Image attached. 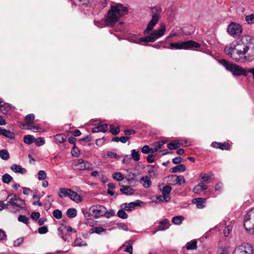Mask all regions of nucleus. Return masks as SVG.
Returning <instances> with one entry per match:
<instances>
[{"label": "nucleus", "mask_w": 254, "mask_h": 254, "mask_svg": "<svg viewBox=\"0 0 254 254\" xmlns=\"http://www.w3.org/2000/svg\"><path fill=\"white\" fill-rule=\"evenodd\" d=\"M254 39L248 35L242 36L240 39L233 41L225 48L226 54L236 62H246L245 55L248 50V43Z\"/></svg>", "instance_id": "f257e3e1"}, {"label": "nucleus", "mask_w": 254, "mask_h": 254, "mask_svg": "<svg viewBox=\"0 0 254 254\" xmlns=\"http://www.w3.org/2000/svg\"><path fill=\"white\" fill-rule=\"evenodd\" d=\"M128 8L122 3H113L105 16V22L107 26L114 25L119 19L127 14Z\"/></svg>", "instance_id": "f03ea898"}, {"label": "nucleus", "mask_w": 254, "mask_h": 254, "mask_svg": "<svg viewBox=\"0 0 254 254\" xmlns=\"http://www.w3.org/2000/svg\"><path fill=\"white\" fill-rule=\"evenodd\" d=\"M166 26L164 23H161L159 29L154 30L149 35L139 38L137 43L139 42H152L164 35Z\"/></svg>", "instance_id": "7ed1b4c3"}, {"label": "nucleus", "mask_w": 254, "mask_h": 254, "mask_svg": "<svg viewBox=\"0 0 254 254\" xmlns=\"http://www.w3.org/2000/svg\"><path fill=\"white\" fill-rule=\"evenodd\" d=\"M161 12L162 8L160 6H155L151 8L152 18L144 31L145 34H147L154 28L160 19Z\"/></svg>", "instance_id": "20e7f679"}, {"label": "nucleus", "mask_w": 254, "mask_h": 254, "mask_svg": "<svg viewBox=\"0 0 254 254\" xmlns=\"http://www.w3.org/2000/svg\"><path fill=\"white\" fill-rule=\"evenodd\" d=\"M220 63L225 67L227 70L231 71L234 75H244L246 76L247 75V71L236 64H232L225 60H221Z\"/></svg>", "instance_id": "39448f33"}, {"label": "nucleus", "mask_w": 254, "mask_h": 254, "mask_svg": "<svg viewBox=\"0 0 254 254\" xmlns=\"http://www.w3.org/2000/svg\"><path fill=\"white\" fill-rule=\"evenodd\" d=\"M200 44L193 41H188L187 42L171 43L168 47L169 49H188L191 48H199Z\"/></svg>", "instance_id": "423d86ee"}, {"label": "nucleus", "mask_w": 254, "mask_h": 254, "mask_svg": "<svg viewBox=\"0 0 254 254\" xmlns=\"http://www.w3.org/2000/svg\"><path fill=\"white\" fill-rule=\"evenodd\" d=\"M233 254H254V250L250 244L243 243L234 249Z\"/></svg>", "instance_id": "0eeeda50"}, {"label": "nucleus", "mask_w": 254, "mask_h": 254, "mask_svg": "<svg viewBox=\"0 0 254 254\" xmlns=\"http://www.w3.org/2000/svg\"><path fill=\"white\" fill-rule=\"evenodd\" d=\"M227 32L229 35L234 38L238 37L243 32L242 26L236 22H231L228 26Z\"/></svg>", "instance_id": "6e6552de"}, {"label": "nucleus", "mask_w": 254, "mask_h": 254, "mask_svg": "<svg viewBox=\"0 0 254 254\" xmlns=\"http://www.w3.org/2000/svg\"><path fill=\"white\" fill-rule=\"evenodd\" d=\"M244 225L247 231H251L252 226L254 225V208L245 216Z\"/></svg>", "instance_id": "1a4fd4ad"}, {"label": "nucleus", "mask_w": 254, "mask_h": 254, "mask_svg": "<svg viewBox=\"0 0 254 254\" xmlns=\"http://www.w3.org/2000/svg\"><path fill=\"white\" fill-rule=\"evenodd\" d=\"M73 165L78 170H91L92 165L87 161L80 159L74 162Z\"/></svg>", "instance_id": "9d476101"}, {"label": "nucleus", "mask_w": 254, "mask_h": 254, "mask_svg": "<svg viewBox=\"0 0 254 254\" xmlns=\"http://www.w3.org/2000/svg\"><path fill=\"white\" fill-rule=\"evenodd\" d=\"M89 210L93 216L98 218L104 216L106 212V207L101 205H94L90 208Z\"/></svg>", "instance_id": "9b49d317"}, {"label": "nucleus", "mask_w": 254, "mask_h": 254, "mask_svg": "<svg viewBox=\"0 0 254 254\" xmlns=\"http://www.w3.org/2000/svg\"><path fill=\"white\" fill-rule=\"evenodd\" d=\"M8 203L12 206H15L19 208H23L24 202L23 200L19 198L17 195L10 194L8 195Z\"/></svg>", "instance_id": "f8f14e48"}, {"label": "nucleus", "mask_w": 254, "mask_h": 254, "mask_svg": "<svg viewBox=\"0 0 254 254\" xmlns=\"http://www.w3.org/2000/svg\"><path fill=\"white\" fill-rule=\"evenodd\" d=\"M253 41L250 42H247L248 44V50L247 53L245 55L246 61H251L254 59V45L252 46V43Z\"/></svg>", "instance_id": "ddd939ff"}, {"label": "nucleus", "mask_w": 254, "mask_h": 254, "mask_svg": "<svg viewBox=\"0 0 254 254\" xmlns=\"http://www.w3.org/2000/svg\"><path fill=\"white\" fill-rule=\"evenodd\" d=\"M11 170L15 173H19L22 175L25 174L27 172L25 168L22 167L21 166L12 164L10 167Z\"/></svg>", "instance_id": "4468645a"}, {"label": "nucleus", "mask_w": 254, "mask_h": 254, "mask_svg": "<svg viewBox=\"0 0 254 254\" xmlns=\"http://www.w3.org/2000/svg\"><path fill=\"white\" fill-rule=\"evenodd\" d=\"M212 146L214 148H219L222 150H228L230 148V144L228 143H220L214 142L212 143Z\"/></svg>", "instance_id": "2eb2a0df"}, {"label": "nucleus", "mask_w": 254, "mask_h": 254, "mask_svg": "<svg viewBox=\"0 0 254 254\" xmlns=\"http://www.w3.org/2000/svg\"><path fill=\"white\" fill-rule=\"evenodd\" d=\"M140 181L145 188H148L151 185V179L148 176L142 177L140 179Z\"/></svg>", "instance_id": "dca6fc26"}, {"label": "nucleus", "mask_w": 254, "mask_h": 254, "mask_svg": "<svg viewBox=\"0 0 254 254\" xmlns=\"http://www.w3.org/2000/svg\"><path fill=\"white\" fill-rule=\"evenodd\" d=\"M108 124H104L100 126H98L92 129V131L94 133L99 132H105L107 131L108 129Z\"/></svg>", "instance_id": "f3484780"}, {"label": "nucleus", "mask_w": 254, "mask_h": 254, "mask_svg": "<svg viewBox=\"0 0 254 254\" xmlns=\"http://www.w3.org/2000/svg\"><path fill=\"white\" fill-rule=\"evenodd\" d=\"M69 197L72 200L76 202H79L82 201L81 196L75 191L71 190V192L69 193Z\"/></svg>", "instance_id": "a211bd4d"}, {"label": "nucleus", "mask_w": 254, "mask_h": 254, "mask_svg": "<svg viewBox=\"0 0 254 254\" xmlns=\"http://www.w3.org/2000/svg\"><path fill=\"white\" fill-rule=\"evenodd\" d=\"M207 189V185L203 183H200L195 186L193 189V191L196 193H199L202 190H205Z\"/></svg>", "instance_id": "6ab92c4d"}, {"label": "nucleus", "mask_w": 254, "mask_h": 254, "mask_svg": "<svg viewBox=\"0 0 254 254\" xmlns=\"http://www.w3.org/2000/svg\"><path fill=\"white\" fill-rule=\"evenodd\" d=\"M169 227V222L168 219H165L159 223L158 230L164 231L167 229Z\"/></svg>", "instance_id": "aec40b11"}, {"label": "nucleus", "mask_w": 254, "mask_h": 254, "mask_svg": "<svg viewBox=\"0 0 254 254\" xmlns=\"http://www.w3.org/2000/svg\"><path fill=\"white\" fill-rule=\"evenodd\" d=\"M121 192L126 195H131L134 190L130 186H124L120 189Z\"/></svg>", "instance_id": "412c9836"}, {"label": "nucleus", "mask_w": 254, "mask_h": 254, "mask_svg": "<svg viewBox=\"0 0 254 254\" xmlns=\"http://www.w3.org/2000/svg\"><path fill=\"white\" fill-rule=\"evenodd\" d=\"M183 143L182 142H180L179 141L176 140L169 143L167 145V147L170 150H174L178 148Z\"/></svg>", "instance_id": "4be33fe9"}, {"label": "nucleus", "mask_w": 254, "mask_h": 254, "mask_svg": "<svg viewBox=\"0 0 254 254\" xmlns=\"http://www.w3.org/2000/svg\"><path fill=\"white\" fill-rule=\"evenodd\" d=\"M71 191V190L69 189L60 188L59 190V196L60 197H69Z\"/></svg>", "instance_id": "5701e85b"}, {"label": "nucleus", "mask_w": 254, "mask_h": 254, "mask_svg": "<svg viewBox=\"0 0 254 254\" xmlns=\"http://www.w3.org/2000/svg\"><path fill=\"white\" fill-rule=\"evenodd\" d=\"M171 177L174 179V182L176 184L180 185L185 183V178L183 176H178L174 175H172Z\"/></svg>", "instance_id": "b1692460"}, {"label": "nucleus", "mask_w": 254, "mask_h": 254, "mask_svg": "<svg viewBox=\"0 0 254 254\" xmlns=\"http://www.w3.org/2000/svg\"><path fill=\"white\" fill-rule=\"evenodd\" d=\"M171 172H183L186 170V166L183 164L178 165L171 169Z\"/></svg>", "instance_id": "393cba45"}, {"label": "nucleus", "mask_w": 254, "mask_h": 254, "mask_svg": "<svg viewBox=\"0 0 254 254\" xmlns=\"http://www.w3.org/2000/svg\"><path fill=\"white\" fill-rule=\"evenodd\" d=\"M205 199L202 198H196L192 199L193 202L196 203V207L198 208H202L204 207L203 204L205 202Z\"/></svg>", "instance_id": "a878e982"}, {"label": "nucleus", "mask_w": 254, "mask_h": 254, "mask_svg": "<svg viewBox=\"0 0 254 254\" xmlns=\"http://www.w3.org/2000/svg\"><path fill=\"white\" fill-rule=\"evenodd\" d=\"M73 246L74 247L87 246V243L81 238H76L74 241Z\"/></svg>", "instance_id": "bb28decb"}, {"label": "nucleus", "mask_w": 254, "mask_h": 254, "mask_svg": "<svg viewBox=\"0 0 254 254\" xmlns=\"http://www.w3.org/2000/svg\"><path fill=\"white\" fill-rule=\"evenodd\" d=\"M0 157L2 160H7L10 158L9 154L5 149L0 150Z\"/></svg>", "instance_id": "cd10ccee"}, {"label": "nucleus", "mask_w": 254, "mask_h": 254, "mask_svg": "<svg viewBox=\"0 0 254 254\" xmlns=\"http://www.w3.org/2000/svg\"><path fill=\"white\" fill-rule=\"evenodd\" d=\"M73 230V229L70 226H65L62 225L58 228L59 232H63L64 233H68Z\"/></svg>", "instance_id": "c85d7f7f"}, {"label": "nucleus", "mask_w": 254, "mask_h": 254, "mask_svg": "<svg viewBox=\"0 0 254 254\" xmlns=\"http://www.w3.org/2000/svg\"><path fill=\"white\" fill-rule=\"evenodd\" d=\"M184 220V217L182 216H176L173 217L172 219V222L176 225H180Z\"/></svg>", "instance_id": "c756f323"}, {"label": "nucleus", "mask_w": 254, "mask_h": 254, "mask_svg": "<svg viewBox=\"0 0 254 254\" xmlns=\"http://www.w3.org/2000/svg\"><path fill=\"white\" fill-rule=\"evenodd\" d=\"M122 208L127 211H131L132 208L135 207L133 202H131L129 203H125L121 205Z\"/></svg>", "instance_id": "7c9ffc66"}, {"label": "nucleus", "mask_w": 254, "mask_h": 254, "mask_svg": "<svg viewBox=\"0 0 254 254\" xmlns=\"http://www.w3.org/2000/svg\"><path fill=\"white\" fill-rule=\"evenodd\" d=\"M197 247V242L195 240L188 242L186 244V248L187 250H194Z\"/></svg>", "instance_id": "2f4dec72"}, {"label": "nucleus", "mask_w": 254, "mask_h": 254, "mask_svg": "<svg viewBox=\"0 0 254 254\" xmlns=\"http://www.w3.org/2000/svg\"><path fill=\"white\" fill-rule=\"evenodd\" d=\"M172 190L171 186L167 185L165 186L162 190V194L165 196H170V193Z\"/></svg>", "instance_id": "473e14b6"}, {"label": "nucleus", "mask_w": 254, "mask_h": 254, "mask_svg": "<svg viewBox=\"0 0 254 254\" xmlns=\"http://www.w3.org/2000/svg\"><path fill=\"white\" fill-rule=\"evenodd\" d=\"M13 179V178L8 174H4L1 177V180L3 183L9 184Z\"/></svg>", "instance_id": "72a5a7b5"}, {"label": "nucleus", "mask_w": 254, "mask_h": 254, "mask_svg": "<svg viewBox=\"0 0 254 254\" xmlns=\"http://www.w3.org/2000/svg\"><path fill=\"white\" fill-rule=\"evenodd\" d=\"M131 158L133 159L135 161H138L140 160V155L138 151H136L135 149L131 150Z\"/></svg>", "instance_id": "f704fd0d"}, {"label": "nucleus", "mask_w": 254, "mask_h": 254, "mask_svg": "<svg viewBox=\"0 0 254 254\" xmlns=\"http://www.w3.org/2000/svg\"><path fill=\"white\" fill-rule=\"evenodd\" d=\"M35 138L31 135H26L23 138L24 142L27 144H31L34 142Z\"/></svg>", "instance_id": "c9c22d12"}, {"label": "nucleus", "mask_w": 254, "mask_h": 254, "mask_svg": "<svg viewBox=\"0 0 254 254\" xmlns=\"http://www.w3.org/2000/svg\"><path fill=\"white\" fill-rule=\"evenodd\" d=\"M66 215L69 218L75 217L77 215V211L75 208H69L66 211Z\"/></svg>", "instance_id": "e433bc0d"}, {"label": "nucleus", "mask_w": 254, "mask_h": 254, "mask_svg": "<svg viewBox=\"0 0 254 254\" xmlns=\"http://www.w3.org/2000/svg\"><path fill=\"white\" fill-rule=\"evenodd\" d=\"M2 135L9 138L13 139L14 137V134L6 129L3 128Z\"/></svg>", "instance_id": "4c0bfd02"}, {"label": "nucleus", "mask_w": 254, "mask_h": 254, "mask_svg": "<svg viewBox=\"0 0 254 254\" xmlns=\"http://www.w3.org/2000/svg\"><path fill=\"white\" fill-rule=\"evenodd\" d=\"M114 180L117 181H120L124 179V175L121 172H116L112 175Z\"/></svg>", "instance_id": "58836bf2"}, {"label": "nucleus", "mask_w": 254, "mask_h": 254, "mask_svg": "<svg viewBox=\"0 0 254 254\" xmlns=\"http://www.w3.org/2000/svg\"><path fill=\"white\" fill-rule=\"evenodd\" d=\"M245 20L248 24H254V14L252 13L246 15Z\"/></svg>", "instance_id": "ea45409f"}, {"label": "nucleus", "mask_w": 254, "mask_h": 254, "mask_svg": "<svg viewBox=\"0 0 254 254\" xmlns=\"http://www.w3.org/2000/svg\"><path fill=\"white\" fill-rule=\"evenodd\" d=\"M54 139L57 143H61L65 141V138L63 134H59L54 136Z\"/></svg>", "instance_id": "a19ab883"}, {"label": "nucleus", "mask_w": 254, "mask_h": 254, "mask_svg": "<svg viewBox=\"0 0 254 254\" xmlns=\"http://www.w3.org/2000/svg\"><path fill=\"white\" fill-rule=\"evenodd\" d=\"M59 234L60 235L64 241L67 242H69L71 240V237L68 233H64L63 232H59Z\"/></svg>", "instance_id": "79ce46f5"}, {"label": "nucleus", "mask_w": 254, "mask_h": 254, "mask_svg": "<svg viewBox=\"0 0 254 254\" xmlns=\"http://www.w3.org/2000/svg\"><path fill=\"white\" fill-rule=\"evenodd\" d=\"M47 177V174L45 171L40 170L38 173V179L39 180H44Z\"/></svg>", "instance_id": "37998d69"}, {"label": "nucleus", "mask_w": 254, "mask_h": 254, "mask_svg": "<svg viewBox=\"0 0 254 254\" xmlns=\"http://www.w3.org/2000/svg\"><path fill=\"white\" fill-rule=\"evenodd\" d=\"M157 200L161 202H168L171 199L170 196H165L164 195H159L156 197Z\"/></svg>", "instance_id": "c03bdc74"}, {"label": "nucleus", "mask_w": 254, "mask_h": 254, "mask_svg": "<svg viewBox=\"0 0 254 254\" xmlns=\"http://www.w3.org/2000/svg\"><path fill=\"white\" fill-rule=\"evenodd\" d=\"M117 215L122 219H126L128 217V215L123 209L119 210L117 213Z\"/></svg>", "instance_id": "a18cd8bd"}, {"label": "nucleus", "mask_w": 254, "mask_h": 254, "mask_svg": "<svg viewBox=\"0 0 254 254\" xmlns=\"http://www.w3.org/2000/svg\"><path fill=\"white\" fill-rule=\"evenodd\" d=\"M53 215L57 219H60L62 218V212L59 209L55 210L53 212Z\"/></svg>", "instance_id": "49530a36"}, {"label": "nucleus", "mask_w": 254, "mask_h": 254, "mask_svg": "<svg viewBox=\"0 0 254 254\" xmlns=\"http://www.w3.org/2000/svg\"><path fill=\"white\" fill-rule=\"evenodd\" d=\"M105 158L110 157L111 158H118L119 156L116 153L112 151H109L106 154L104 155Z\"/></svg>", "instance_id": "de8ad7c7"}, {"label": "nucleus", "mask_w": 254, "mask_h": 254, "mask_svg": "<svg viewBox=\"0 0 254 254\" xmlns=\"http://www.w3.org/2000/svg\"><path fill=\"white\" fill-rule=\"evenodd\" d=\"M34 142L37 146H40L44 144L45 140L42 137H38L37 139L35 138Z\"/></svg>", "instance_id": "09e8293b"}, {"label": "nucleus", "mask_w": 254, "mask_h": 254, "mask_svg": "<svg viewBox=\"0 0 254 254\" xmlns=\"http://www.w3.org/2000/svg\"><path fill=\"white\" fill-rule=\"evenodd\" d=\"M115 215V211L113 209H110L109 211H107L106 208V212L104 215L107 218H109Z\"/></svg>", "instance_id": "8fccbe9b"}, {"label": "nucleus", "mask_w": 254, "mask_h": 254, "mask_svg": "<svg viewBox=\"0 0 254 254\" xmlns=\"http://www.w3.org/2000/svg\"><path fill=\"white\" fill-rule=\"evenodd\" d=\"M110 132L114 135L118 134L120 132L119 127H115L113 125H110Z\"/></svg>", "instance_id": "3c124183"}, {"label": "nucleus", "mask_w": 254, "mask_h": 254, "mask_svg": "<svg viewBox=\"0 0 254 254\" xmlns=\"http://www.w3.org/2000/svg\"><path fill=\"white\" fill-rule=\"evenodd\" d=\"M34 119V115L33 114H29L25 117V121L26 123H31Z\"/></svg>", "instance_id": "603ef678"}, {"label": "nucleus", "mask_w": 254, "mask_h": 254, "mask_svg": "<svg viewBox=\"0 0 254 254\" xmlns=\"http://www.w3.org/2000/svg\"><path fill=\"white\" fill-rule=\"evenodd\" d=\"M71 154L74 157H77L79 154V150L75 146V145L72 148Z\"/></svg>", "instance_id": "864d4df0"}, {"label": "nucleus", "mask_w": 254, "mask_h": 254, "mask_svg": "<svg viewBox=\"0 0 254 254\" xmlns=\"http://www.w3.org/2000/svg\"><path fill=\"white\" fill-rule=\"evenodd\" d=\"M23 242V238H19L16 239L13 242V246L14 247H19L20 246Z\"/></svg>", "instance_id": "5fc2aeb1"}, {"label": "nucleus", "mask_w": 254, "mask_h": 254, "mask_svg": "<svg viewBox=\"0 0 254 254\" xmlns=\"http://www.w3.org/2000/svg\"><path fill=\"white\" fill-rule=\"evenodd\" d=\"M18 220L19 221L23 222L25 224H27L29 222L28 218L24 215H19Z\"/></svg>", "instance_id": "6e6d98bb"}, {"label": "nucleus", "mask_w": 254, "mask_h": 254, "mask_svg": "<svg viewBox=\"0 0 254 254\" xmlns=\"http://www.w3.org/2000/svg\"><path fill=\"white\" fill-rule=\"evenodd\" d=\"M217 254H229V253L227 249L219 248L217 251Z\"/></svg>", "instance_id": "4d7b16f0"}, {"label": "nucleus", "mask_w": 254, "mask_h": 254, "mask_svg": "<svg viewBox=\"0 0 254 254\" xmlns=\"http://www.w3.org/2000/svg\"><path fill=\"white\" fill-rule=\"evenodd\" d=\"M200 177L202 180V182H206L211 179V176L207 174H202L200 175Z\"/></svg>", "instance_id": "13d9d810"}, {"label": "nucleus", "mask_w": 254, "mask_h": 254, "mask_svg": "<svg viewBox=\"0 0 254 254\" xmlns=\"http://www.w3.org/2000/svg\"><path fill=\"white\" fill-rule=\"evenodd\" d=\"M39 233L41 234H44L48 232V228L47 226H43L39 228L38 230Z\"/></svg>", "instance_id": "bf43d9fd"}, {"label": "nucleus", "mask_w": 254, "mask_h": 254, "mask_svg": "<svg viewBox=\"0 0 254 254\" xmlns=\"http://www.w3.org/2000/svg\"><path fill=\"white\" fill-rule=\"evenodd\" d=\"M106 231V229L103 228L102 227H97L94 228V232L98 234H100L102 232H104Z\"/></svg>", "instance_id": "052dcab7"}, {"label": "nucleus", "mask_w": 254, "mask_h": 254, "mask_svg": "<svg viewBox=\"0 0 254 254\" xmlns=\"http://www.w3.org/2000/svg\"><path fill=\"white\" fill-rule=\"evenodd\" d=\"M40 216V213L38 212H32L31 214V217L34 220H37L38 219Z\"/></svg>", "instance_id": "680f3d73"}, {"label": "nucleus", "mask_w": 254, "mask_h": 254, "mask_svg": "<svg viewBox=\"0 0 254 254\" xmlns=\"http://www.w3.org/2000/svg\"><path fill=\"white\" fill-rule=\"evenodd\" d=\"M231 231V228L230 226H227L225 228L223 231L224 235L225 237H228Z\"/></svg>", "instance_id": "e2e57ef3"}, {"label": "nucleus", "mask_w": 254, "mask_h": 254, "mask_svg": "<svg viewBox=\"0 0 254 254\" xmlns=\"http://www.w3.org/2000/svg\"><path fill=\"white\" fill-rule=\"evenodd\" d=\"M141 151L144 154H148L150 152V148L149 146L146 145L143 146L141 149Z\"/></svg>", "instance_id": "0e129e2a"}, {"label": "nucleus", "mask_w": 254, "mask_h": 254, "mask_svg": "<svg viewBox=\"0 0 254 254\" xmlns=\"http://www.w3.org/2000/svg\"><path fill=\"white\" fill-rule=\"evenodd\" d=\"M166 143L165 141H159L158 142H156L154 143V145L158 149L161 148L163 144H164Z\"/></svg>", "instance_id": "69168bd1"}, {"label": "nucleus", "mask_w": 254, "mask_h": 254, "mask_svg": "<svg viewBox=\"0 0 254 254\" xmlns=\"http://www.w3.org/2000/svg\"><path fill=\"white\" fill-rule=\"evenodd\" d=\"M215 190L216 191H221L223 189V184L221 183H217L215 187H214Z\"/></svg>", "instance_id": "338daca9"}, {"label": "nucleus", "mask_w": 254, "mask_h": 254, "mask_svg": "<svg viewBox=\"0 0 254 254\" xmlns=\"http://www.w3.org/2000/svg\"><path fill=\"white\" fill-rule=\"evenodd\" d=\"M183 159L181 157H178L174 158L172 160V162L174 164H178L180 162H182Z\"/></svg>", "instance_id": "774afa93"}]
</instances>
